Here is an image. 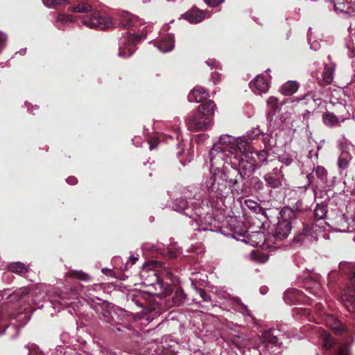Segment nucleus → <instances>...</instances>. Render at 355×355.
Returning <instances> with one entry per match:
<instances>
[{
  "mask_svg": "<svg viewBox=\"0 0 355 355\" xmlns=\"http://www.w3.org/2000/svg\"><path fill=\"white\" fill-rule=\"evenodd\" d=\"M230 300L232 302L233 309L241 312L243 315L250 318L252 320H254V318L251 314L250 311L248 307L242 303L240 298L237 297H231Z\"/></svg>",
  "mask_w": 355,
  "mask_h": 355,
  "instance_id": "a211bd4d",
  "label": "nucleus"
},
{
  "mask_svg": "<svg viewBox=\"0 0 355 355\" xmlns=\"http://www.w3.org/2000/svg\"><path fill=\"white\" fill-rule=\"evenodd\" d=\"M333 329L336 332V333H338V332H341L344 330V327H343L341 326L340 324H339V322L336 321L335 322V327H332Z\"/></svg>",
  "mask_w": 355,
  "mask_h": 355,
  "instance_id": "4d7b16f0",
  "label": "nucleus"
},
{
  "mask_svg": "<svg viewBox=\"0 0 355 355\" xmlns=\"http://www.w3.org/2000/svg\"><path fill=\"white\" fill-rule=\"evenodd\" d=\"M317 225L305 226L301 233L295 237V241L299 243H309L318 240Z\"/></svg>",
  "mask_w": 355,
  "mask_h": 355,
  "instance_id": "f8f14e48",
  "label": "nucleus"
},
{
  "mask_svg": "<svg viewBox=\"0 0 355 355\" xmlns=\"http://www.w3.org/2000/svg\"><path fill=\"white\" fill-rule=\"evenodd\" d=\"M236 142L234 146V158L239 160L240 169L246 170L248 168V159L247 153L250 151V144L243 140L241 137H236Z\"/></svg>",
  "mask_w": 355,
  "mask_h": 355,
  "instance_id": "9d476101",
  "label": "nucleus"
},
{
  "mask_svg": "<svg viewBox=\"0 0 355 355\" xmlns=\"http://www.w3.org/2000/svg\"><path fill=\"white\" fill-rule=\"evenodd\" d=\"M335 71V64H325L323 72V80L327 84H330L334 79V73Z\"/></svg>",
  "mask_w": 355,
  "mask_h": 355,
  "instance_id": "393cba45",
  "label": "nucleus"
},
{
  "mask_svg": "<svg viewBox=\"0 0 355 355\" xmlns=\"http://www.w3.org/2000/svg\"><path fill=\"white\" fill-rule=\"evenodd\" d=\"M73 21L74 19L71 15L60 13L57 17L55 26L59 29H62L66 24H67L68 23H71Z\"/></svg>",
  "mask_w": 355,
  "mask_h": 355,
  "instance_id": "cd10ccee",
  "label": "nucleus"
},
{
  "mask_svg": "<svg viewBox=\"0 0 355 355\" xmlns=\"http://www.w3.org/2000/svg\"><path fill=\"white\" fill-rule=\"evenodd\" d=\"M268 106L270 107V112L272 114H275V110L277 108V98L274 96H270L267 100Z\"/></svg>",
  "mask_w": 355,
  "mask_h": 355,
  "instance_id": "c9c22d12",
  "label": "nucleus"
},
{
  "mask_svg": "<svg viewBox=\"0 0 355 355\" xmlns=\"http://www.w3.org/2000/svg\"><path fill=\"white\" fill-rule=\"evenodd\" d=\"M251 187L253 191L257 193H261L265 189L263 182L258 177L251 178Z\"/></svg>",
  "mask_w": 355,
  "mask_h": 355,
  "instance_id": "c756f323",
  "label": "nucleus"
},
{
  "mask_svg": "<svg viewBox=\"0 0 355 355\" xmlns=\"http://www.w3.org/2000/svg\"><path fill=\"white\" fill-rule=\"evenodd\" d=\"M307 37H308V42L310 45V49L313 51H317L318 49H319V48H320L319 42L318 41L311 42V28H309V31L307 33Z\"/></svg>",
  "mask_w": 355,
  "mask_h": 355,
  "instance_id": "e433bc0d",
  "label": "nucleus"
},
{
  "mask_svg": "<svg viewBox=\"0 0 355 355\" xmlns=\"http://www.w3.org/2000/svg\"><path fill=\"white\" fill-rule=\"evenodd\" d=\"M216 104L212 101H209L205 103L201 104L198 107V111L199 114H201L202 116L210 117L214 114L216 110Z\"/></svg>",
  "mask_w": 355,
  "mask_h": 355,
  "instance_id": "412c9836",
  "label": "nucleus"
},
{
  "mask_svg": "<svg viewBox=\"0 0 355 355\" xmlns=\"http://www.w3.org/2000/svg\"><path fill=\"white\" fill-rule=\"evenodd\" d=\"M268 292V288L266 287H262L260 288V293L262 295L266 294Z\"/></svg>",
  "mask_w": 355,
  "mask_h": 355,
  "instance_id": "338daca9",
  "label": "nucleus"
},
{
  "mask_svg": "<svg viewBox=\"0 0 355 355\" xmlns=\"http://www.w3.org/2000/svg\"><path fill=\"white\" fill-rule=\"evenodd\" d=\"M175 37L172 33H168L158 40L155 46L162 53L171 51L174 48Z\"/></svg>",
  "mask_w": 355,
  "mask_h": 355,
  "instance_id": "2eb2a0df",
  "label": "nucleus"
},
{
  "mask_svg": "<svg viewBox=\"0 0 355 355\" xmlns=\"http://www.w3.org/2000/svg\"><path fill=\"white\" fill-rule=\"evenodd\" d=\"M87 291L89 292V295H92L91 291H98L101 290V285L100 284H94L92 286H89L87 287Z\"/></svg>",
  "mask_w": 355,
  "mask_h": 355,
  "instance_id": "864d4df0",
  "label": "nucleus"
},
{
  "mask_svg": "<svg viewBox=\"0 0 355 355\" xmlns=\"http://www.w3.org/2000/svg\"><path fill=\"white\" fill-rule=\"evenodd\" d=\"M262 135V142L264 144L265 147L268 150L272 149L275 146H276V139H274L271 134L265 133Z\"/></svg>",
  "mask_w": 355,
  "mask_h": 355,
  "instance_id": "7c9ffc66",
  "label": "nucleus"
},
{
  "mask_svg": "<svg viewBox=\"0 0 355 355\" xmlns=\"http://www.w3.org/2000/svg\"><path fill=\"white\" fill-rule=\"evenodd\" d=\"M8 269L10 272L24 276L28 272V269L24 263L21 262L11 263L8 266Z\"/></svg>",
  "mask_w": 355,
  "mask_h": 355,
  "instance_id": "b1692460",
  "label": "nucleus"
},
{
  "mask_svg": "<svg viewBox=\"0 0 355 355\" xmlns=\"http://www.w3.org/2000/svg\"><path fill=\"white\" fill-rule=\"evenodd\" d=\"M323 122L329 126H334L338 123L337 117L332 113H326L323 114Z\"/></svg>",
  "mask_w": 355,
  "mask_h": 355,
  "instance_id": "473e14b6",
  "label": "nucleus"
},
{
  "mask_svg": "<svg viewBox=\"0 0 355 355\" xmlns=\"http://www.w3.org/2000/svg\"><path fill=\"white\" fill-rule=\"evenodd\" d=\"M306 178L308 179L309 184L306 186L299 187L298 189L301 191H305L307 189V187H309V184H311L313 180V173H309L306 175Z\"/></svg>",
  "mask_w": 355,
  "mask_h": 355,
  "instance_id": "603ef678",
  "label": "nucleus"
},
{
  "mask_svg": "<svg viewBox=\"0 0 355 355\" xmlns=\"http://www.w3.org/2000/svg\"><path fill=\"white\" fill-rule=\"evenodd\" d=\"M69 275L71 277L83 281H89L90 279V277L87 273L80 270H71Z\"/></svg>",
  "mask_w": 355,
  "mask_h": 355,
  "instance_id": "72a5a7b5",
  "label": "nucleus"
},
{
  "mask_svg": "<svg viewBox=\"0 0 355 355\" xmlns=\"http://www.w3.org/2000/svg\"><path fill=\"white\" fill-rule=\"evenodd\" d=\"M293 162V159L292 158L289 157L287 155H281L278 157V161L277 162H275V163L276 162H280L282 164H285L286 166H289Z\"/></svg>",
  "mask_w": 355,
  "mask_h": 355,
  "instance_id": "c03bdc74",
  "label": "nucleus"
},
{
  "mask_svg": "<svg viewBox=\"0 0 355 355\" xmlns=\"http://www.w3.org/2000/svg\"><path fill=\"white\" fill-rule=\"evenodd\" d=\"M202 187L207 193L209 198L212 199V201H211L207 198L209 202H212L214 207V199L218 200L220 198L222 200L227 190L225 180L222 171L220 170H210V173L205 178Z\"/></svg>",
  "mask_w": 355,
  "mask_h": 355,
  "instance_id": "20e7f679",
  "label": "nucleus"
},
{
  "mask_svg": "<svg viewBox=\"0 0 355 355\" xmlns=\"http://www.w3.org/2000/svg\"><path fill=\"white\" fill-rule=\"evenodd\" d=\"M208 137V135L206 134H200L196 137L198 141H203L206 140Z\"/></svg>",
  "mask_w": 355,
  "mask_h": 355,
  "instance_id": "bf43d9fd",
  "label": "nucleus"
},
{
  "mask_svg": "<svg viewBox=\"0 0 355 355\" xmlns=\"http://www.w3.org/2000/svg\"><path fill=\"white\" fill-rule=\"evenodd\" d=\"M351 159L352 155L347 151L343 150L338 160V168L342 170L347 168Z\"/></svg>",
  "mask_w": 355,
  "mask_h": 355,
  "instance_id": "a878e982",
  "label": "nucleus"
},
{
  "mask_svg": "<svg viewBox=\"0 0 355 355\" xmlns=\"http://www.w3.org/2000/svg\"><path fill=\"white\" fill-rule=\"evenodd\" d=\"M116 329L118 331H124L126 330V327H124V326H120V327H116Z\"/></svg>",
  "mask_w": 355,
  "mask_h": 355,
  "instance_id": "69168bd1",
  "label": "nucleus"
},
{
  "mask_svg": "<svg viewBox=\"0 0 355 355\" xmlns=\"http://www.w3.org/2000/svg\"><path fill=\"white\" fill-rule=\"evenodd\" d=\"M137 260H138V257H135L133 255L130 257V261L131 262V265L135 264Z\"/></svg>",
  "mask_w": 355,
  "mask_h": 355,
  "instance_id": "e2e57ef3",
  "label": "nucleus"
},
{
  "mask_svg": "<svg viewBox=\"0 0 355 355\" xmlns=\"http://www.w3.org/2000/svg\"><path fill=\"white\" fill-rule=\"evenodd\" d=\"M344 267L351 270L349 275L352 286L355 290V266L352 263L341 262L339 268L341 270H344ZM341 302L349 312H355V292L352 293L349 291H345L340 297Z\"/></svg>",
  "mask_w": 355,
  "mask_h": 355,
  "instance_id": "6e6552de",
  "label": "nucleus"
},
{
  "mask_svg": "<svg viewBox=\"0 0 355 355\" xmlns=\"http://www.w3.org/2000/svg\"><path fill=\"white\" fill-rule=\"evenodd\" d=\"M245 204L246 207L254 213L261 214H263L265 213V210L255 201L247 200L245 201Z\"/></svg>",
  "mask_w": 355,
  "mask_h": 355,
  "instance_id": "2f4dec72",
  "label": "nucleus"
},
{
  "mask_svg": "<svg viewBox=\"0 0 355 355\" xmlns=\"http://www.w3.org/2000/svg\"><path fill=\"white\" fill-rule=\"evenodd\" d=\"M299 85L295 81H288L280 88L281 92L286 96H290L297 91Z\"/></svg>",
  "mask_w": 355,
  "mask_h": 355,
  "instance_id": "5701e85b",
  "label": "nucleus"
},
{
  "mask_svg": "<svg viewBox=\"0 0 355 355\" xmlns=\"http://www.w3.org/2000/svg\"><path fill=\"white\" fill-rule=\"evenodd\" d=\"M293 209L296 211H302L306 209V207H304L303 202L302 200H298L293 205Z\"/></svg>",
  "mask_w": 355,
  "mask_h": 355,
  "instance_id": "49530a36",
  "label": "nucleus"
},
{
  "mask_svg": "<svg viewBox=\"0 0 355 355\" xmlns=\"http://www.w3.org/2000/svg\"><path fill=\"white\" fill-rule=\"evenodd\" d=\"M142 248L144 250H153V246L150 245L149 244H144L142 245Z\"/></svg>",
  "mask_w": 355,
  "mask_h": 355,
  "instance_id": "680f3d73",
  "label": "nucleus"
},
{
  "mask_svg": "<svg viewBox=\"0 0 355 355\" xmlns=\"http://www.w3.org/2000/svg\"><path fill=\"white\" fill-rule=\"evenodd\" d=\"M282 336L281 331L277 329H270L264 331L261 336V342L266 350L271 355L279 354L282 349V343L279 340Z\"/></svg>",
  "mask_w": 355,
  "mask_h": 355,
  "instance_id": "0eeeda50",
  "label": "nucleus"
},
{
  "mask_svg": "<svg viewBox=\"0 0 355 355\" xmlns=\"http://www.w3.org/2000/svg\"><path fill=\"white\" fill-rule=\"evenodd\" d=\"M68 10L74 12L84 14L81 18V22L89 28L103 30L113 26V21L110 17L101 15L91 5L86 2L78 3L75 6L69 7Z\"/></svg>",
  "mask_w": 355,
  "mask_h": 355,
  "instance_id": "7ed1b4c3",
  "label": "nucleus"
},
{
  "mask_svg": "<svg viewBox=\"0 0 355 355\" xmlns=\"http://www.w3.org/2000/svg\"><path fill=\"white\" fill-rule=\"evenodd\" d=\"M236 137H234L230 135H223L220 136L219 139L217 142L214 144V146L216 148H220L223 150L226 151L231 155H234V145L236 144Z\"/></svg>",
  "mask_w": 355,
  "mask_h": 355,
  "instance_id": "4468645a",
  "label": "nucleus"
},
{
  "mask_svg": "<svg viewBox=\"0 0 355 355\" xmlns=\"http://www.w3.org/2000/svg\"><path fill=\"white\" fill-rule=\"evenodd\" d=\"M6 42V35L0 32V50L1 51L2 49L5 46Z\"/></svg>",
  "mask_w": 355,
  "mask_h": 355,
  "instance_id": "6e6d98bb",
  "label": "nucleus"
},
{
  "mask_svg": "<svg viewBox=\"0 0 355 355\" xmlns=\"http://www.w3.org/2000/svg\"><path fill=\"white\" fill-rule=\"evenodd\" d=\"M119 19L120 25L124 28H134L140 32V34L127 33L120 39L118 55L127 58L135 52L136 45L146 38L148 32L151 29V26L147 24L141 28V26L144 24V21L127 11L121 12Z\"/></svg>",
  "mask_w": 355,
  "mask_h": 355,
  "instance_id": "f03ea898",
  "label": "nucleus"
},
{
  "mask_svg": "<svg viewBox=\"0 0 355 355\" xmlns=\"http://www.w3.org/2000/svg\"><path fill=\"white\" fill-rule=\"evenodd\" d=\"M304 288L306 293L296 288L288 289L284 294V301L286 303L305 302L304 296L312 300L311 296L322 297L324 295L320 284L316 280H306L304 283Z\"/></svg>",
  "mask_w": 355,
  "mask_h": 355,
  "instance_id": "39448f33",
  "label": "nucleus"
},
{
  "mask_svg": "<svg viewBox=\"0 0 355 355\" xmlns=\"http://www.w3.org/2000/svg\"><path fill=\"white\" fill-rule=\"evenodd\" d=\"M100 309L102 314L101 320L114 326L116 324V322L114 320V318L117 316L116 313L109 311L102 306L98 307L97 311H99Z\"/></svg>",
  "mask_w": 355,
  "mask_h": 355,
  "instance_id": "4be33fe9",
  "label": "nucleus"
},
{
  "mask_svg": "<svg viewBox=\"0 0 355 355\" xmlns=\"http://www.w3.org/2000/svg\"><path fill=\"white\" fill-rule=\"evenodd\" d=\"M140 140H141V138L139 137H135L132 139L133 144L135 145L136 146H139V143H140Z\"/></svg>",
  "mask_w": 355,
  "mask_h": 355,
  "instance_id": "052dcab7",
  "label": "nucleus"
},
{
  "mask_svg": "<svg viewBox=\"0 0 355 355\" xmlns=\"http://www.w3.org/2000/svg\"><path fill=\"white\" fill-rule=\"evenodd\" d=\"M270 85L269 76L259 74L250 83L252 91L255 94H261L266 93Z\"/></svg>",
  "mask_w": 355,
  "mask_h": 355,
  "instance_id": "ddd939ff",
  "label": "nucleus"
},
{
  "mask_svg": "<svg viewBox=\"0 0 355 355\" xmlns=\"http://www.w3.org/2000/svg\"><path fill=\"white\" fill-rule=\"evenodd\" d=\"M261 134H263V132L258 128H253L247 132V135L250 139H255Z\"/></svg>",
  "mask_w": 355,
  "mask_h": 355,
  "instance_id": "ea45409f",
  "label": "nucleus"
},
{
  "mask_svg": "<svg viewBox=\"0 0 355 355\" xmlns=\"http://www.w3.org/2000/svg\"><path fill=\"white\" fill-rule=\"evenodd\" d=\"M282 166L278 167L277 166H274L271 172H268L266 174H271L272 175H275L277 177H280V178H284V175L282 173Z\"/></svg>",
  "mask_w": 355,
  "mask_h": 355,
  "instance_id": "79ce46f5",
  "label": "nucleus"
},
{
  "mask_svg": "<svg viewBox=\"0 0 355 355\" xmlns=\"http://www.w3.org/2000/svg\"><path fill=\"white\" fill-rule=\"evenodd\" d=\"M189 191L184 189L182 193L184 197L176 198L173 204L174 210L182 212L189 218L192 219L191 225L194 223L198 227L199 230L214 231L212 229V222L214 220L212 216L213 205L206 198L199 201H193L189 205L186 198L190 195Z\"/></svg>",
  "mask_w": 355,
  "mask_h": 355,
  "instance_id": "f257e3e1",
  "label": "nucleus"
},
{
  "mask_svg": "<svg viewBox=\"0 0 355 355\" xmlns=\"http://www.w3.org/2000/svg\"><path fill=\"white\" fill-rule=\"evenodd\" d=\"M326 214V211L323 207H319L318 205L315 209V215L318 218H322Z\"/></svg>",
  "mask_w": 355,
  "mask_h": 355,
  "instance_id": "de8ad7c7",
  "label": "nucleus"
},
{
  "mask_svg": "<svg viewBox=\"0 0 355 355\" xmlns=\"http://www.w3.org/2000/svg\"><path fill=\"white\" fill-rule=\"evenodd\" d=\"M25 349L28 351L29 355H44L41 352H38L36 349H31L29 346L25 347Z\"/></svg>",
  "mask_w": 355,
  "mask_h": 355,
  "instance_id": "5fc2aeb1",
  "label": "nucleus"
},
{
  "mask_svg": "<svg viewBox=\"0 0 355 355\" xmlns=\"http://www.w3.org/2000/svg\"><path fill=\"white\" fill-rule=\"evenodd\" d=\"M349 347V346L347 343L340 345L338 347V355H351Z\"/></svg>",
  "mask_w": 355,
  "mask_h": 355,
  "instance_id": "37998d69",
  "label": "nucleus"
},
{
  "mask_svg": "<svg viewBox=\"0 0 355 355\" xmlns=\"http://www.w3.org/2000/svg\"><path fill=\"white\" fill-rule=\"evenodd\" d=\"M111 272V270L108 268H103L102 269V272L104 273V274H108Z\"/></svg>",
  "mask_w": 355,
  "mask_h": 355,
  "instance_id": "774afa93",
  "label": "nucleus"
},
{
  "mask_svg": "<svg viewBox=\"0 0 355 355\" xmlns=\"http://www.w3.org/2000/svg\"><path fill=\"white\" fill-rule=\"evenodd\" d=\"M313 172L315 173L317 178L322 182L326 183L327 180V171L324 167L322 166H314Z\"/></svg>",
  "mask_w": 355,
  "mask_h": 355,
  "instance_id": "c85d7f7f",
  "label": "nucleus"
},
{
  "mask_svg": "<svg viewBox=\"0 0 355 355\" xmlns=\"http://www.w3.org/2000/svg\"><path fill=\"white\" fill-rule=\"evenodd\" d=\"M196 292L199 294L204 302L211 301V297L203 289L197 288Z\"/></svg>",
  "mask_w": 355,
  "mask_h": 355,
  "instance_id": "a18cd8bd",
  "label": "nucleus"
},
{
  "mask_svg": "<svg viewBox=\"0 0 355 355\" xmlns=\"http://www.w3.org/2000/svg\"><path fill=\"white\" fill-rule=\"evenodd\" d=\"M187 295L181 288H178L172 297L173 306H179L183 304L186 300Z\"/></svg>",
  "mask_w": 355,
  "mask_h": 355,
  "instance_id": "bb28decb",
  "label": "nucleus"
},
{
  "mask_svg": "<svg viewBox=\"0 0 355 355\" xmlns=\"http://www.w3.org/2000/svg\"><path fill=\"white\" fill-rule=\"evenodd\" d=\"M66 182L71 185L76 184L77 183V179L75 177H69L66 179Z\"/></svg>",
  "mask_w": 355,
  "mask_h": 355,
  "instance_id": "13d9d810",
  "label": "nucleus"
},
{
  "mask_svg": "<svg viewBox=\"0 0 355 355\" xmlns=\"http://www.w3.org/2000/svg\"><path fill=\"white\" fill-rule=\"evenodd\" d=\"M322 339L323 346L327 349L331 348L334 344V338L328 334H323Z\"/></svg>",
  "mask_w": 355,
  "mask_h": 355,
  "instance_id": "f704fd0d",
  "label": "nucleus"
},
{
  "mask_svg": "<svg viewBox=\"0 0 355 355\" xmlns=\"http://www.w3.org/2000/svg\"><path fill=\"white\" fill-rule=\"evenodd\" d=\"M278 222L272 230V236L276 241H282L286 239L292 230L293 220L295 214L292 209L284 208L279 212Z\"/></svg>",
  "mask_w": 355,
  "mask_h": 355,
  "instance_id": "423d86ee",
  "label": "nucleus"
},
{
  "mask_svg": "<svg viewBox=\"0 0 355 355\" xmlns=\"http://www.w3.org/2000/svg\"><path fill=\"white\" fill-rule=\"evenodd\" d=\"M263 180L266 181L267 186L272 189H278L282 187L285 178H280L271 174H265Z\"/></svg>",
  "mask_w": 355,
  "mask_h": 355,
  "instance_id": "aec40b11",
  "label": "nucleus"
},
{
  "mask_svg": "<svg viewBox=\"0 0 355 355\" xmlns=\"http://www.w3.org/2000/svg\"><path fill=\"white\" fill-rule=\"evenodd\" d=\"M255 259L260 263H264L268 260V256L264 253H257Z\"/></svg>",
  "mask_w": 355,
  "mask_h": 355,
  "instance_id": "09e8293b",
  "label": "nucleus"
},
{
  "mask_svg": "<svg viewBox=\"0 0 355 355\" xmlns=\"http://www.w3.org/2000/svg\"><path fill=\"white\" fill-rule=\"evenodd\" d=\"M165 273H166V275L168 278H170V279L171 278V277H172V272H171V270H170V269H168V268H166V269H165Z\"/></svg>",
  "mask_w": 355,
  "mask_h": 355,
  "instance_id": "0e129e2a",
  "label": "nucleus"
},
{
  "mask_svg": "<svg viewBox=\"0 0 355 355\" xmlns=\"http://www.w3.org/2000/svg\"><path fill=\"white\" fill-rule=\"evenodd\" d=\"M67 0H42L44 5L49 8H54Z\"/></svg>",
  "mask_w": 355,
  "mask_h": 355,
  "instance_id": "4c0bfd02",
  "label": "nucleus"
},
{
  "mask_svg": "<svg viewBox=\"0 0 355 355\" xmlns=\"http://www.w3.org/2000/svg\"><path fill=\"white\" fill-rule=\"evenodd\" d=\"M182 17L189 21L190 24H197L201 22L205 18V12L203 10L198 9L193 6L189 10L182 15Z\"/></svg>",
  "mask_w": 355,
  "mask_h": 355,
  "instance_id": "dca6fc26",
  "label": "nucleus"
},
{
  "mask_svg": "<svg viewBox=\"0 0 355 355\" xmlns=\"http://www.w3.org/2000/svg\"><path fill=\"white\" fill-rule=\"evenodd\" d=\"M10 318L12 319H15L16 320L21 322V323H25L29 320V316L28 315V313H19L17 315H11Z\"/></svg>",
  "mask_w": 355,
  "mask_h": 355,
  "instance_id": "58836bf2",
  "label": "nucleus"
},
{
  "mask_svg": "<svg viewBox=\"0 0 355 355\" xmlns=\"http://www.w3.org/2000/svg\"><path fill=\"white\" fill-rule=\"evenodd\" d=\"M187 127L189 131H204L212 125L211 117L202 116L198 112L188 116L185 119Z\"/></svg>",
  "mask_w": 355,
  "mask_h": 355,
  "instance_id": "1a4fd4ad",
  "label": "nucleus"
},
{
  "mask_svg": "<svg viewBox=\"0 0 355 355\" xmlns=\"http://www.w3.org/2000/svg\"><path fill=\"white\" fill-rule=\"evenodd\" d=\"M254 236H256L259 241L257 243V245H259L261 248H267L268 245L266 244L265 241V235L263 232H257Z\"/></svg>",
  "mask_w": 355,
  "mask_h": 355,
  "instance_id": "a19ab883",
  "label": "nucleus"
},
{
  "mask_svg": "<svg viewBox=\"0 0 355 355\" xmlns=\"http://www.w3.org/2000/svg\"><path fill=\"white\" fill-rule=\"evenodd\" d=\"M206 64L209 66L211 69L219 67V63L215 59H209L206 61Z\"/></svg>",
  "mask_w": 355,
  "mask_h": 355,
  "instance_id": "3c124183",
  "label": "nucleus"
},
{
  "mask_svg": "<svg viewBox=\"0 0 355 355\" xmlns=\"http://www.w3.org/2000/svg\"><path fill=\"white\" fill-rule=\"evenodd\" d=\"M232 157V155H231V154H228L226 151L221 150L220 148H216L213 146L209 152L210 170H220V167L223 166L225 163L228 162V159L231 160Z\"/></svg>",
  "mask_w": 355,
  "mask_h": 355,
  "instance_id": "9b49d317",
  "label": "nucleus"
},
{
  "mask_svg": "<svg viewBox=\"0 0 355 355\" xmlns=\"http://www.w3.org/2000/svg\"><path fill=\"white\" fill-rule=\"evenodd\" d=\"M257 157L259 159V164L256 165L254 163L248 162V167L246 170L250 171H254L257 168L264 164L268 162V151L267 150H261L256 152Z\"/></svg>",
  "mask_w": 355,
  "mask_h": 355,
  "instance_id": "6ab92c4d",
  "label": "nucleus"
},
{
  "mask_svg": "<svg viewBox=\"0 0 355 355\" xmlns=\"http://www.w3.org/2000/svg\"><path fill=\"white\" fill-rule=\"evenodd\" d=\"M225 0H204V1L210 7H216L223 3Z\"/></svg>",
  "mask_w": 355,
  "mask_h": 355,
  "instance_id": "8fccbe9b",
  "label": "nucleus"
},
{
  "mask_svg": "<svg viewBox=\"0 0 355 355\" xmlns=\"http://www.w3.org/2000/svg\"><path fill=\"white\" fill-rule=\"evenodd\" d=\"M209 96L208 92L201 87H196L188 94V100L192 103H200Z\"/></svg>",
  "mask_w": 355,
  "mask_h": 355,
  "instance_id": "f3484780",
  "label": "nucleus"
}]
</instances>
